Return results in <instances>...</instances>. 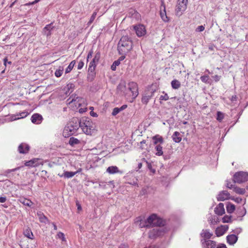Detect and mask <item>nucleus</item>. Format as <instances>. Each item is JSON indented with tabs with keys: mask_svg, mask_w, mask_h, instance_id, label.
<instances>
[{
	"mask_svg": "<svg viewBox=\"0 0 248 248\" xmlns=\"http://www.w3.org/2000/svg\"><path fill=\"white\" fill-rule=\"evenodd\" d=\"M37 215L39 217V220L41 222L46 223L47 219L46 216H45L43 214H41V213H37Z\"/></svg>",
	"mask_w": 248,
	"mask_h": 248,
	"instance_id": "obj_35",
	"label": "nucleus"
},
{
	"mask_svg": "<svg viewBox=\"0 0 248 248\" xmlns=\"http://www.w3.org/2000/svg\"><path fill=\"white\" fill-rule=\"evenodd\" d=\"M242 201L241 198H237L235 199V201L237 202H240Z\"/></svg>",
	"mask_w": 248,
	"mask_h": 248,
	"instance_id": "obj_62",
	"label": "nucleus"
},
{
	"mask_svg": "<svg viewBox=\"0 0 248 248\" xmlns=\"http://www.w3.org/2000/svg\"><path fill=\"white\" fill-rule=\"evenodd\" d=\"M76 63V61L74 60V61H72L69 65H68V66L67 67V68L65 70V73L67 74V73H69L70 72H71V71L72 70V69L73 68L75 64Z\"/></svg>",
	"mask_w": 248,
	"mask_h": 248,
	"instance_id": "obj_34",
	"label": "nucleus"
},
{
	"mask_svg": "<svg viewBox=\"0 0 248 248\" xmlns=\"http://www.w3.org/2000/svg\"><path fill=\"white\" fill-rule=\"evenodd\" d=\"M136 34L139 37H141L146 34V30L145 27L143 25H138L133 27Z\"/></svg>",
	"mask_w": 248,
	"mask_h": 248,
	"instance_id": "obj_12",
	"label": "nucleus"
},
{
	"mask_svg": "<svg viewBox=\"0 0 248 248\" xmlns=\"http://www.w3.org/2000/svg\"><path fill=\"white\" fill-rule=\"evenodd\" d=\"M230 198V194L227 191H222L220 192L217 197L218 201H224Z\"/></svg>",
	"mask_w": 248,
	"mask_h": 248,
	"instance_id": "obj_15",
	"label": "nucleus"
},
{
	"mask_svg": "<svg viewBox=\"0 0 248 248\" xmlns=\"http://www.w3.org/2000/svg\"><path fill=\"white\" fill-rule=\"evenodd\" d=\"M155 91V90H148L146 91L142 96L141 99L142 102L145 104H147L149 100L153 96Z\"/></svg>",
	"mask_w": 248,
	"mask_h": 248,
	"instance_id": "obj_10",
	"label": "nucleus"
},
{
	"mask_svg": "<svg viewBox=\"0 0 248 248\" xmlns=\"http://www.w3.org/2000/svg\"><path fill=\"white\" fill-rule=\"evenodd\" d=\"M119 248H128V247L124 245H121Z\"/></svg>",
	"mask_w": 248,
	"mask_h": 248,
	"instance_id": "obj_64",
	"label": "nucleus"
},
{
	"mask_svg": "<svg viewBox=\"0 0 248 248\" xmlns=\"http://www.w3.org/2000/svg\"><path fill=\"white\" fill-rule=\"evenodd\" d=\"M205 28L203 25L198 26L196 31H197L201 32L202 31L204 30Z\"/></svg>",
	"mask_w": 248,
	"mask_h": 248,
	"instance_id": "obj_51",
	"label": "nucleus"
},
{
	"mask_svg": "<svg viewBox=\"0 0 248 248\" xmlns=\"http://www.w3.org/2000/svg\"><path fill=\"white\" fill-rule=\"evenodd\" d=\"M224 232L225 231L220 228H217L216 230V234L217 236H220L223 235Z\"/></svg>",
	"mask_w": 248,
	"mask_h": 248,
	"instance_id": "obj_37",
	"label": "nucleus"
},
{
	"mask_svg": "<svg viewBox=\"0 0 248 248\" xmlns=\"http://www.w3.org/2000/svg\"><path fill=\"white\" fill-rule=\"evenodd\" d=\"M164 232L163 228H155L150 231L149 237L150 238L154 239L157 236L161 235Z\"/></svg>",
	"mask_w": 248,
	"mask_h": 248,
	"instance_id": "obj_9",
	"label": "nucleus"
},
{
	"mask_svg": "<svg viewBox=\"0 0 248 248\" xmlns=\"http://www.w3.org/2000/svg\"><path fill=\"white\" fill-rule=\"evenodd\" d=\"M201 80L205 83H207L209 80V77L208 76H203L201 77Z\"/></svg>",
	"mask_w": 248,
	"mask_h": 248,
	"instance_id": "obj_45",
	"label": "nucleus"
},
{
	"mask_svg": "<svg viewBox=\"0 0 248 248\" xmlns=\"http://www.w3.org/2000/svg\"><path fill=\"white\" fill-rule=\"evenodd\" d=\"M139 226L140 228L149 227V223L148 222H147V219L145 221H143L141 220H140Z\"/></svg>",
	"mask_w": 248,
	"mask_h": 248,
	"instance_id": "obj_36",
	"label": "nucleus"
},
{
	"mask_svg": "<svg viewBox=\"0 0 248 248\" xmlns=\"http://www.w3.org/2000/svg\"><path fill=\"white\" fill-rule=\"evenodd\" d=\"M215 212L216 214L221 216L225 213L224 204L222 203H219L215 209Z\"/></svg>",
	"mask_w": 248,
	"mask_h": 248,
	"instance_id": "obj_17",
	"label": "nucleus"
},
{
	"mask_svg": "<svg viewBox=\"0 0 248 248\" xmlns=\"http://www.w3.org/2000/svg\"><path fill=\"white\" fill-rule=\"evenodd\" d=\"M84 66V62L82 61H80L78 65V69H81L83 68Z\"/></svg>",
	"mask_w": 248,
	"mask_h": 248,
	"instance_id": "obj_52",
	"label": "nucleus"
},
{
	"mask_svg": "<svg viewBox=\"0 0 248 248\" xmlns=\"http://www.w3.org/2000/svg\"><path fill=\"white\" fill-rule=\"evenodd\" d=\"M120 63V62L119 60L115 61L113 63L112 65L111 66V69L113 71H115L116 68V66L119 65Z\"/></svg>",
	"mask_w": 248,
	"mask_h": 248,
	"instance_id": "obj_38",
	"label": "nucleus"
},
{
	"mask_svg": "<svg viewBox=\"0 0 248 248\" xmlns=\"http://www.w3.org/2000/svg\"><path fill=\"white\" fill-rule=\"evenodd\" d=\"M117 92L122 95L125 96H130V94L127 91V88L126 86V83L125 81L121 82L117 88Z\"/></svg>",
	"mask_w": 248,
	"mask_h": 248,
	"instance_id": "obj_8",
	"label": "nucleus"
},
{
	"mask_svg": "<svg viewBox=\"0 0 248 248\" xmlns=\"http://www.w3.org/2000/svg\"><path fill=\"white\" fill-rule=\"evenodd\" d=\"M93 53V51L92 50H90L89 52L88 55H87V61H88L89 59L92 57Z\"/></svg>",
	"mask_w": 248,
	"mask_h": 248,
	"instance_id": "obj_54",
	"label": "nucleus"
},
{
	"mask_svg": "<svg viewBox=\"0 0 248 248\" xmlns=\"http://www.w3.org/2000/svg\"><path fill=\"white\" fill-rule=\"evenodd\" d=\"M224 223H228L231 221V216H225L222 218Z\"/></svg>",
	"mask_w": 248,
	"mask_h": 248,
	"instance_id": "obj_41",
	"label": "nucleus"
},
{
	"mask_svg": "<svg viewBox=\"0 0 248 248\" xmlns=\"http://www.w3.org/2000/svg\"><path fill=\"white\" fill-rule=\"evenodd\" d=\"M127 105H123L121 108H119L120 111H122L125 108H127Z\"/></svg>",
	"mask_w": 248,
	"mask_h": 248,
	"instance_id": "obj_59",
	"label": "nucleus"
},
{
	"mask_svg": "<svg viewBox=\"0 0 248 248\" xmlns=\"http://www.w3.org/2000/svg\"><path fill=\"white\" fill-rule=\"evenodd\" d=\"M80 127L79 120L77 118H73L65 126L63 136L66 138L75 134Z\"/></svg>",
	"mask_w": 248,
	"mask_h": 248,
	"instance_id": "obj_1",
	"label": "nucleus"
},
{
	"mask_svg": "<svg viewBox=\"0 0 248 248\" xmlns=\"http://www.w3.org/2000/svg\"><path fill=\"white\" fill-rule=\"evenodd\" d=\"M223 118H224V114L222 113H221V112L218 111L217 112V119L218 121L221 122L223 120Z\"/></svg>",
	"mask_w": 248,
	"mask_h": 248,
	"instance_id": "obj_39",
	"label": "nucleus"
},
{
	"mask_svg": "<svg viewBox=\"0 0 248 248\" xmlns=\"http://www.w3.org/2000/svg\"><path fill=\"white\" fill-rule=\"evenodd\" d=\"M141 145V148L142 149H146L147 148V145L146 144V140H143L140 142Z\"/></svg>",
	"mask_w": 248,
	"mask_h": 248,
	"instance_id": "obj_47",
	"label": "nucleus"
},
{
	"mask_svg": "<svg viewBox=\"0 0 248 248\" xmlns=\"http://www.w3.org/2000/svg\"><path fill=\"white\" fill-rule=\"evenodd\" d=\"M226 208L227 212L231 214L234 212L235 209V206L234 204L230 202H228Z\"/></svg>",
	"mask_w": 248,
	"mask_h": 248,
	"instance_id": "obj_29",
	"label": "nucleus"
},
{
	"mask_svg": "<svg viewBox=\"0 0 248 248\" xmlns=\"http://www.w3.org/2000/svg\"><path fill=\"white\" fill-rule=\"evenodd\" d=\"M58 175L61 177H64L65 178H70L76 175V173L72 171H64L63 173H58Z\"/></svg>",
	"mask_w": 248,
	"mask_h": 248,
	"instance_id": "obj_18",
	"label": "nucleus"
},
{
	"mask_svg": "<svg viewBox=\"0 0 248 248\" xmlns=\"http://www.w3.org/2000/svg\"><path fill=\"white\" fill-rule=\"evenodd\" d=\"M33 164H34V161L32 160H30V161L26 162L25 163V165L26 166L32 167V166H33Z\"/></svg>",
	"mask_w": 248,
	"mask_h": 248,
	"instance_id": "obj_48",
	"label": "nucleus"
},
{
	"mask_svg": "<svg viewBox=\"0 0 248 248\" xmlns=\"http://www.w3.org/2000/svg\"><path fill=\"white\" fill-rule=\"evenodd\" d=\"M120 110L119 109V108H113V111L112 112V115L113 116H115L117 114H118L120 112Z\"/></svg>",
	"mask_w": 248,
	"mask_h": 248,
	"instance_id": "obj_44",
	"label": "nucleus"
},
{
	"mask_svg": "<svg viewBox=\"0 0 248 248\" xmlns=\"http://www.w3.org/2000/svg\"><path fill=\"white\" fill-rule=\"evenodd\" d=\"M160 16H161L162 19L164 22H167L169 21V18L167 16V15H166L165 5L164 2L163 1H162V2H161V5L160 6Z\"/></svg>",
	"mask_w": 248,
	"mask_h": 248,
	"instance_id": "obj_13",
	"label": "nucleus"
},
{
	"mask_svg": "<svg viewBox=\"0 0 248 248\" xmlns=\"http://www.w3.org/2000/svg\"><path fill=\"white\" fill-rule=\"evenodd\" d=\"M100 57L101 53L100 51H96L93 59L90 63L89 68H90L91 70H93V68L95 69L96 64L98 62Z\"/></svg>",
	"mask_w": 248,
	"mask_h": 248,
	"instance_id": "obj_11",
	"label": "nucleus"
},
{
	"mask_svg": "<svg viewBox=\"0 0 248 248\" xmlns=\"http://www.w3.org/2000/svg\"><path fill=\"white\" fill-rule=\"evenodd\" d=\"M23 233L24 235L27 238L31 239H33V234L31 229L29 228L26 229L25 230H24Z\"/></svg>",
	"mask_w": 248,
	"mask_h": 248,
	"instance_id": "obj_26",
	"label": "nucleus"
},
{
	"mask_svg": "<svg viewBox=\"0 0 248 248\" xmlns=\"http://www.w3.org/2000/svg\"><path fill=\"white\" fill-rule=\"evenodd\" d=\"M107 171L110 174H113L119 172V169L116 166L109 167Z\"/></svg>",
	"mask_w": 248,
	"mask_h": 248,
	"instance_id": "obj_27",
	"label": "nucleus"
},
{
	"mask_svg": "<svg viewBox=\"0 0 248 248\" xmlns=\"http://www.w3.org/2000/svg\"><path fill=\"white\" fill-rule=\"evenodd\" d=\"M96 15H97V13L96 12H94L92 16L90 18V19L89 22H88V24H91L93 21V20H94V19L96 16Z\"/></svg>",
	"mask_w": 248,
	"mask_h": 248,
	"instance_id": "obj_43",
	"label": "nucleus"
},
{
	"mask_svg": "<svg viewBox=\"0 0 248 248\" xmlns=\"http://www.w3.org/2000/svg\"><path fill=\"white\" fill-rule=\"evenodd\" d=\"M80 143V140L77 138H75L74 137L70 138L69 140V144L72 146L78 144Z\"/></svg>",
	"mask_w": 248,
	"mask_h": 248,
	"instance_id": "obj_28",
	"label": "nucleus"
},
{
	"mask_svg": "<svg viewBox=\"0 0 248 248\" xmlns=\"http://www.w3.org/2000/svg\"><path fill=\"white\" fill-rule=\"evenodd\" d=\"M155 149L156 151V153L155 155L157 156H161L163 155V152L162 151V147L160 145V144L156 145L155 147Z\"/></svg>",
	"mask_w": 248,
	"mask_h": 248,
	"instance_id": "obj_30",
	"label": "nucleus"
},
{
	"mask_svg": "<svg viewBox=\"0 0 248 248\" xmlns=\"http://www.w3.org/2000/svg\"><path fill=\"white\" fill-rule=\"evenodd\" d=\"M90 114L91 116L93 117H96L97 116V114L93 111H91Z\"/></svg>",
	"mask_w": 248,
	"mask_h": 248,
	"instance_id": "obj_60",
	"label": "nucleus"
},
{
	"mask_svg": "<svg viewBox=\"0 0 248 248\" xmlns=\"http://www.w3.org/2000/svg\"><path fill=\"white\" fill-rule=\"evenodd\" d=\"M160 99L162 100H168L169 99V96L167 94H165L164 95H161Z\"/></svg>",
	"mask_w": 248,
	"mask_h": 248,
	"instance_id": "obj_50",
	"label": "nucleus"
},
{
	"mask_svg": "<svg viewBox=\"0 0 248 248\" xmlns=\"http://www.w3.org/2000/svg\"><path fill=\"white\" fill-rule=\"evenodd\" d=\"M173 141L176 143L180 142L182 140L180 136V133L179 132L175 131L172 136Z\"/></svg>",
	"mask_w": 248,
	"mask_h": 248,
	"instance_id": "obj_25",
	"label": "nucleus"
},
{
	"mask_svg": "<svg viewBox=\"0 0 248 248\" xmlns=\"http://www.w3.org/2000/svg\"><path fill=\"white\" fill-rule=\"evenodd\" d=\"M202 248H215L216 242L210 240H201Z\"/></svg>",
	"mask_w": 248,
	"mask_h": 248,
	"instance_id": "obj_14",
	"label": "nucleus"
},
{
	"mask_svg": "<svg viewBox=\"0 0 248 248\" xmlns=\"http://www.w3.org/2000/svg\"><path fill=\"white\" fill-rule=\"evenodd\" d=\"M20 168V167H18L16 168L13 169H8L5 171V173L6 174H9V173H11V172H13L16 170H18Z\"/></svg>",
	"mask_w": 248,
	"mask_h": 248,
	"instance_id": "obj_46",
	"label": "nucleus"
},
{
	"mask_svg": "<svg viewBox=\"0 0 248 248\" xmlns=\"http://www.w3.org/2000/svg\"><path fill=\"white\" fill-rule=\"evenodd\" d=\"M132 49V41L128 36H123L118 44V51L120 55H125Z\"/></svg>",
	"mask_w": 248,
	"mask_h": 248,
	"instance_id": "obj_2",
	"label": "nucleus"
},
{
	"mask_svg": "<svg viewBox=\"0 0 248 248\" xmlns=\"http://www.w3.org/2000/svg\"><path fill=\"white\" fill-rule=\"evenodd\" d=\"M77 205L78 206V210H81V207L80 205L79 204V203L77 202Z\"/></svg>",
	"mask_w": 248,
	"mask_h": 248,
	"instance_id": "obj_61",
	"label": "nucleus"
},
{
	"mask_svg": "<svg viewBox=\"0 0 248 248\" xmlns=\"http://www.w3.org/2000/svg\"><path fill=\"white\" fill-rule=\"evenodd\" d=\"M214 78H215V79H216V81H218L220 79V77L219 76H218L217 75H216L214 77Z\"/></svg>",
	"mask_w": 248,
	"mask_h": 248,
	"instance_id": "obj_63",
	"label": "nucleus"
},
{
	"mask_svg": "<svg viewBox=\"0 0 248 248\" xmlns=\"http://www.w3.org/2000/svg\"><path fill=\"white\" fill-rule=\"evenodd\" d=\"M74 87V85L73 84H72V83L68 84L67 85V88L69 90L70 89H72Z\"/></svg>",
	"mask_w": 248,
	"mask_h": 248,
	"instance_id": "obj_56",
	"label": "nucleus"
},
{
	"mask_svg": "<svg viewBox=\"0 0 248 248\" xmlns=\"http://www.w3.org/2000/svg\"><path fill=\"white\" fill-rule=\"evenodd\" d=\"M212 235V233H210L208 230H203L201 233V236L204 239L203 240H209Z\"/></svg>",
	"mask_w": 248,
	"mask_h": 248,
	"instance_id": "obj_20",
	"label": "nucleus"
},
{
	"mask_svg": "<svg viewBox=\"0 0 248 248\" xmlns=\"http://www.w3.org/2000/svg\"><path fill=\"white\" fill-rule=\"evenodd\" d=\"M40 0H35L34 1H33L32 2H29L28 3H27L26 5H33V4L38 2Z\"/></svg>",
	"mask_w": 248,
	"mask_h": 248,
	"instance_id": "obj_55",
	"label": "nucleus"
},
{
	"mask_svg": "<svg viewBox=\"0 0 248 248\" xmlns=\"http://www.w3.org/2000/svg\"><path fill=\"white\" fill-rule=\"evenodd\" d=\"M58 236L60 238H61L62 241H65V238L64 234L62 232H59L58 234Z\"/></svg>",
	"mask_w": 248,
	"mask_h": 248,
	"instance_id": "obj_53",
	"label": "nucleus"
},
{
	"mask_svg": "<svg viewBox=\"0 0 248 248\" xmlns=\"http://www.w3.org/2000/svg\"><path fill=\"white\" fill-rule=\"evenodd\" d=\"M171 85L172 88L174 89H178L181 86L180 82L176 79L172 80L171 82Z\"/></svg>",
	"mask_w": 248,
	"mask_h": 248,
	"instance_id": "obj_31",
	"label": "nucleus"
},
{
	"mask_svg": "<svg viewBox=\"0 0 248 248\" xmlns=\"http://www.w3.org/2000/svg\"><path fill=\"white\" fill-rule=\"evenodd\" d=\"M52 29L51 24L47 25L44 28V31L47 36H49L50 35V31Z\"/></svg>",
	"mask_w": 248,
	"mask_h": 248,
	"instance_id": "obj_32",
	"label": "nucleus"
},
{
	"mask_svg": "<svg viewBox=\"0 0 248 248\" xmlns=\"http://www.w3.org/2000/svg\"><path fill=\"white\" fill-rule=\"evenodd\" d=\"M248 180V173L244 171L236 172L233 175L234 183L241 184Z\"/></svg>",
	"mask_w": 248,
	"mask_h": 248,
	"instance_id": "obj_5",
	"label": "nucleus"
},
{
	"mask_svg": "<svg viewBox=\"0 0 248 248\" xmlns=\"http://www.w3.org/2000/svg\"><path fill=\"white\" fill-rule=\"evenodd\" d=\"M30 150V146L29 145L22 143L18 147V151L20 154H25L28 153Z\"/></svg>",
	"mask_w": 248,
	"mask_h": 248,
	"instance_id": "obj_16",
	"label": "nucleus"
},
{
	"mask_svg": "<svg viewBox=\"0 0 248 248\" xmlns=\"http://www.w3.org/2000/svg\"><path fill=\"white\" fill-rule=\"evenodd\" d=\"M126 92L131 94L130 96H131L133 99H135L139 94L138 86L137 83L133 81L129 82Z\"/></svg>",
	"mask_w": 248,
	"mask_h": 248,
	"instance_id": "obj_6",
	"label": "nucleus"
},
{
	"mask_svg": "<svg viewBox=\"0 0 248 248\" xmlns=\"http://www.w3.org/2000/svg\"><path fill=\"white\" fill-rule=\"evenodd\" d=\"M143 160L146 162V163L147 164V167L148 168L152 171L153 172V173H155V170L153 169L152 168V164L150 163H149L148 162H147L146 160H145V158H143Z\"/></svg>",
	"mask_w": 248,
	"mask_h": 248,
	"instance_id": "obj_40",
	"label": "nucleus"
},
{
	"mask_svg": "<svg viewBox=\"0 0 248 248\" xmlns=\"http://www.w3.org/2000/svg\"><path fill=\"white\" fill-rule=\"evenodd\" d=\"M187 0H178V3L175 9L177 16H181L183 13L186 10Z\"/></svg>",
	"mask_w": 248,
	"mask_h": 248,
	"instance_id": "obj_7",
	"label": "nucleus"
},
{
	"mask_svg": "<svg viewBox=\"0 0 248 248\" xmlns=\"http://www.w3.org/2000/svg\"><path fill=\"white\" fill-rule=\"evenodd\" d=\"M152 139L154 140V144L155 145H158V143L161 144L164 142L163 138L158 135L154 136Z\"/></svg>",
	"mask_w": 248,
	"mask_h": 248,
	"instance_id": "obj_24",
	"label": "nucleus"
},
{
	"mask_svg": "<svg viewBox=\"0 0 248 248\" xmlns=\"http://www.w3.org/2000/svg\"><path fill=\"white\" fill-rule=\"evenodd\" d=\"M19 201L23 204L28 207H31L33 204V203L31 200L23 197L20 198Z\"/></svg>",
	"mask_w": 248,
	"mask_h": 248,
	"instance_id": "obj_21",
	"label": "nucleus"
},
{
	"mask_svg": "<svg viewBox=\"0 0 248 248\" xmlns=\"http://www.w3.org/2000/svg\"><path fill=\"white\" fill-rule=\"evenodd\" d=\"M94 70V68H93V70H91L90 68H88V74L87 76L88 81H92L94 79L95 76Z\"/></svg>",
	"mask_w": 248,
	"mask_h": 248,
	"instance_id": "obj_22",
	"label": "nucleus"
},
{
	"mask_svg": "<svg viewBox=\"0 0 248 248\" xmlns=\"http://www.w3.org/2000/svg\"><path fill=\"white\" fill-rule=\"evenodd\" d=\"M80 127L82 129L83 132L87 135H91L93 127L92 123L87 119H82L79 120Z\"/></svg>",
	"mask_w": 248,
	"mask_h": 248,
	"instance_id": "obj_4",
	"label": "nucleus"
},
{
	"mask_svg": "<svg viewBox=\"0 0 248 248\" xmlns=\"http://www.w3.org/2000/svg\"><path fill=\"white\" fill-rule=\"evenodd\" d=\"M233 191L238 194L243 195L245 193V189L237 186L234 187Z\"/></svg>",
	"mask_w": 248,
	"mask_h": 248,
	"instance_id": "obj_33",
	"label": "nucleus"
},
{
	"mask_svg": "<svg viewBox=\"0 0 248 248\" xmlns=\"http://www.w3.org/2000/svg\"><path fill=\"white\" fill-rule=\"evenodd\" d=\"M216 248H227L224 244H220L218 245Z\"/></svg>",
	"mask_w": 248,
	"mask_h": 248,
	"instance_id": "obj_58",
	"label": "nucleus"
},
{
	"mask_svg": "<svg viewBox=\"0 0 248 248\" xmlns=\"http://www.w3.org/2000/svg\"><path fill=\"white\" fill-rule=\"evenodd\" d=\"M42 117L38 114H34L31 117V122L34 124H39L41 122Z\"/></svg>",
	"mask_w": 248,
	"mask_h": 248,
	"instance_id": "obj_23",
	"label": "nucleus"
},
{
	"mask_svg": "<svg viewBox=\"0 0 248 248\" xmlns=\"http://www.w3.org/2000/svg\"><path fill=\"white\" fill-rule=\"evenodd\" d=\"M226 186L230 189H234V187H235L234 185L232 184L231 182H228L227 183Z\"/></svg>",
	"mask_w": 248,
	"mask_h": 248,
	"instance_id": "obj_49",
	"label": "nucleus"
},
{
	"mask_svg": "<svg viewBox=\"0 0 248 248\" xmlns=\"http://www.w3.org/2000/svg\"><path fill=\"white\" fill-rule=\"evenodd\" d=\"M62 73H63V69L62 68V69H59L56 71L55 74L57 77H60L62 76Z\"/></svg>",
	"mask_w": 248,
	"mask_h": 248,
	"instance_id": "obj_42",
	"label": "nucleus"
},
{
	"mask_svg": "<svg viewBox=\"0 0 248 248\" xmlns=\"http://www.w3.org/2000/svg\"><path fill=\"white\" fill-rule=\"evenodd\" d=\"M6 201V198L5 197H0V202L3 203L5 202Z\"/></svg>",
	"mask_w": 248,
	"mask_h": 248,
	"instance_id": "obj_57",
	"label": "nucleus"
},
{
	"mask_svg": "<svg viewBox=\"0 0 248 248\" xmlns=\"http://www.w3.org/2000/svg\"><path fill=\"white\" fill-rule=\"evenodd\" d=\"M237 240V236L235 234L229 235L227 237V242L230 245H233Z\"/></svg>",
	"mask_w": 248,
	"mask_h": 248,
	"instance_id": "obj_19",
	"label": "nucleus"
},
{
	"mask_svg": "<svg viewBox=\"0 0 248 248\" xmlns=\"http://www.w3.org/2000/svg\"><path fill=\"white\" fill-rule=\"evenodd\" d=\"M147 222L149 223V227L154 226H164L166 223V221L158 217L155 214H153L148 217Z\"/></svg>",
	"mask_w": 248,
	"mask_h": 248,
	"instance_id": "obj_3",
	"label": "nucleus"
}]
</instances>
